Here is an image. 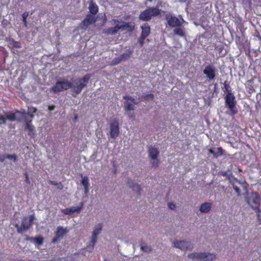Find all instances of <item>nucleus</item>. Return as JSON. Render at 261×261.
Listing matches in <instances>:
<instances>
[{
  "label": "nucleus",
  "mask_w": 261,
  "mask_h": 261,
  "mask_svg": "<svg viewBox=\"0 0 261 261\" xmlns=\"http://www.w3.org/2000/svg\"><path fill=\"white\" fill-rule=\"evenodd\" d=\"M90 78L91 74H87L82 78L75 79L73 81V83L68 80L57 81L49 91L57 93L63 90L73 89L75 94V95L73 94V96L75 97L82 92L84 87H86Z\"/></svg>",
  "instance_id": "1"
},
{
  "label": "nucleus",
  "mask_w": 261,
  "mask_h": 261,
  "mask_svg": "<svg viewBox=\"0 0 261 261\" xmlns=\"http://www.w3.org/2000/svg\"><path fill=\"white\" fill-rule=\"evenodd\" d=\"M225 103L229 108L231 115H234L238 113V109L236 107V100L235 97L231 92H228L225 96Z\"/></svg>",
  "instance_id": "2"
},
{
  "label": "nucleus",
  "mask_w": 261,
  "mask_h": 261,
  "mask_svg": "<svg viewBox=\"0 0 261 261\" xmlns=\"http://www.w3.org/2000/svg\"><path fill=\"white\" fill-rule=\"evenodd\" d=\"M191 259H196L200 261H212L216 258V255L213 253L202 252L192 253L188 255Z\"/></svg>",
  "instance_id": "3"
},
{
  "label": "nucleus",
  "mask_w": 261,
  "mask_h": 261,
  "mask_svg": "<svg viewBox=\"0 0 261 261\" xmlns=\"http://www.w3.org/2000/svg\"><path fill=\"white\" fill-rule=\"evenodd\" d=\"M247 203L252 209L256 211L259 209L260 198L256 193H252L247 199Z\"/></svg>",
  "instance_id": "4"
},
{
  "label": "nucleus",
  "mask_w": 261,
  "mask_h": 261,
  "mask_svg": "<svg viewBox=\"0 0 261 261\" xmlns=\"http://www.w3.org/2000/svg\"><path fill=\"white\" fill-rule=\"evenodd\" d=\"M165 18L167 21L168 25L171 28H176L181 26L185 22L184 19L181 17L180 19L171 14H167Z\"/></svg>",
  "instance_id": "5"
},
{
  "label": "nucleus",
  "mask_w": 261,
  "mask_h": 261,
  "mask_svg": "<svg viewBox=\"0 0 261 261\" xmlns=\"http://www.w3.org/2000/svg\"><path fill=\"white\" fill-rule=\"evenodd\" d=\"M34 215H32L29 216V221L28 222L27 218L24 217L22 219L20 226L17 225V230L19 233H21L23 231L28 230L33 224V221L34 220Z\"/></svg>",
  "instance_id": "6"
},
{
  "label": "nucleus",
  "mask_w": 261,
  "mask_h": 261,
  "mask_svg": "<svg viewBox=\"0 0 261 261\" xmlns=\"http://www.w3.org/2000/svg\"><path fill=\"white\" fill-rule=\"evenodd\" d=\"M101 230L102 225L101 224H98L94 229L91 240V245L87 248L89 251H90L94 249V245L97 241V236L101 232Z\"/></svg>",
  "instance_id": "7"
},
{
  "label": "nucleus",
  "mask_w": 261,
  "mask_h": 261,
  "mask_svg": "<svg viewBox=\"0 0 261 261\" xmlns=\"http://www.w3.org/2000/svg\"><path fill=\"white\" fill-rule=\"evenodd\" d=\"M28 114L24 111H16L15 113L8 114L6 115V119L10 121H21L25 118Z\"/></svg>",
  "instance_id": "8"
},
{
  "label": "nucleus",
  "mask_w": 261,
  "mask_h": 261,
  "mask_svg": "<svg viewBox=\"0 0 261 261\" xmlns=\"http://www.w3.org/2000/svg\"><path fill=\"white\" fill-rule=\"evenodd\" d=\"M96 21L95 16L88 14L85 18L80 23L79 27L81 29L86 30L89 26L94 23Z\"/></svg>",
  "instance_id": "9"
},
{
  "label": "nucleus",
  "mask_w": 261,
  "mask_h": 261,
  "mask_svg": "<svg viewBox=\"0 0 261 261\" xmlns=\"http://www.w3.org/2000/svg\"><path fill=\"white\" fill-rule=\"evenodd\" d=\"M110 136L112 138H117L119 134V122L118 120L114 119L110 123Z\"/></svg>",
  "instance_id": "10"
},
{
  "label": "nucleus",
  "mask_w": 261,
  "mask_h": 261,
  "mask_svg": "<svg viewBox=\"0 0 261 261\" xmlns=\"http://www.w3.org/2000/svg\"><path fill=\"white\" fill-rule=\"evenodd\" d=\"M203 73L206 75L209 81H211L215 78L216 70L213 65H207L203 71Z\"/></svg>",
  "instance_id": "11"
},
{
  "label": "nucleus",
  "mask_w": 261,
  "mask_h": 261,
  "mask_svg": "<svg viewBox=\"0 0 261 261\" xmlns=\"http://www.w3.org/2000/svg\"><path fill=\"white\" fill-rule=\"evenodd\" d=\"M149 152V156L154 161L152 163V166L154 168H156L158 166L159 161L157 159L159 152L158 149L150 147L148 149Z\"/></svg>",
  "instance_id": "12"
},
{
  "label": "nucleus",
  "mask_w": 261,
  "mask_h": 261,
  "mask_svg": "<svg viewBox=\"0 0 261 261\" xmlns=\"http://www.w3.org/2000/svg\"><path fill=\"white\" fill-rule=\"evenodd\" d=\"M174 246L182 250H191L193 246L190 242L184 241H176L173 242Z\"/></svg>",
  "instance_id": "13"
},
{
  "label": "nucleus",
  "mask_w": 261,
  "mask_h": 261,
  "mask_svg": "<svg viewBox=\"0 0 261 261\" xmlns=\"http://www.w3.org/2000/svg\"><path fill=\"white\" fill-rule=\"evenodd\" d=\"M67 232L66 229L63 228L61 226H59L57 228L55 237L53 239L51 242L56 243Z\"/></svg>",
  "instance_id": "14"
},
{
  "label": "nucleus",
  "mask_w": 261,
  "mask_h": 261,
  "mask_svg": "<svg viewBox=\"0 0 261 261\" xmlns=\"http://www.w3.org/2000/svg\"><path fill=\"white\" fill-rule=\"evenodd\" d=\"M23 119L25 123V129L29 131L28 135L32 137H34L35 129L34 126L32 124V120H29L27 117Z\"/></svg>",
  "instance_id": "15"
},
{
  "label": "nucleus",
  "mask_w": 261,
  "mask_h": 261,
  "mask_svg": "<svg viewBox=\"0 0 261 261\" xmlns=\"http://www.w3.org/2000/svg\"><path fill=\"white\" fill-rule=\"evenodd\" d=\"M142 30L141 36L144 37H147L150 34V27L148 23H144L141 27Z\"/></svg>",
  "instance_id": "16"
},
{
  "label": "nucleus",
  "mask_w": 261,
  "mask_h": 261,
  "mask_svg": "<svg viewBox=\"0 0 261 261\" xmlns=\"http://www.w3.org/2000/svg\"><path fill=\"white\" fill-rule=\"evenodd\" d=\"M83 207V203H81V205L80 206H73L70 208H66L62 210V212L66 215H70L73 213L76 212L79 213Z\"/></svg>",
  "instance_id": "17"
},
{
  "label": "nucleus",
  "mask_w": 261,
  "mask_h": 261,
  "mask_svg": "<svg viewBox=\"0 0 261 261\" xmlns=\"http://www.w3.org/2000/svg\"><path fill=\"white\" fill-rule=\"evenodd\" d=\"M89 9L91 15L93 16H95L98 12V7L93 1L89 3Z\"/></svg>",
  "instance_id": "18"
},
{
  "label": "nucleus",
  "mask_w": 261,
  "mask_h": 261,
  "mask_svg": "<svg viewBox=\"0 0 261 261\" xmlns=\"http://www.w3.org/2000/svg\"><path fill=\"white\" fill-rule=\"evenodd\" d=\"M121 30L120 25L116 24L114 27L109 28L105 31V33L108 35H115Z\"/></svg>",
  "instance_id": "19"
},
{
  "label": "nucleus",
  "mask_w": 261,
  "mask_h": 261,
  "mask_svg": "<svg viewBox=\"0 0 261 261\" xmlns=\"http://www.w3.org/2000/svg\"><path fill=\"white\" fill-rule=\"evenodd\" d=\"M139 18L143 21H148L151 18L149 10L147 9L143 11L139 15Z\"/></svg>",
  "instance_id": "20"
},
{
  "label": "nucleus",
  "mask_w": 261,
  "mask_h": 261,
  "mask_svg": "<svg viewBox=\"0 0 261 261\" xmlns=\"http://www.w3.org/2000/svg\"><path fill=\"white\" fill-rule=\"evenodd\" d=\"M129 57V55L128 54L125 53L121 55L119 57L114 58L113 60L112 63L113 65H117L120 63L121 61L125 60Z\"/></svg>",
  "instance_id": "21"
},
{
  "label": "nucleus",
  "mask_w": 261,
  "mask_h": 261,
  "mask_svg": "<svg viewBox=\"0 0 261 261\" xmlns=\"http://www.w3.org/2000/svg\"><path fill=\"white\" fill-rule=\"evenodd\" d=\"M128 184L130 185V187L134 191H135L138 194L140 195L141 191V188L138 184H135L132 179H129Z\"/></svg>",
  "instance_id": "22"
},
{
  "label": "nucleus",
  "mask_w": 261,
  "mask_h": 261,
  "mask_svg": "<svg viewBox=\"0 0 261 261\" xmlns=\"http://www.w3.org/2000/svg\"><path fill=\"white\" fill-rule=\"evenodd\" d=\"M173 33L174 35L179 36L180 37H185V31L183 27H181L180 26L175 28V29L173 30Z\"/></svg>",
  "instance_id": "23"
},
{
  "label": "nucleus",
  "mask_w": 261,
  "mask_h": 261,
  "mask_svg": "<svg viewBox=\"0 0 261 261\" xmlns=\"http://www.w3.org/2000/svg\"><path fill=\"white\" fill-rule=\"evenodd\" d=\"M212 207V204L209 202L202 203L200 207V211L202 213L208 212Z\"/></svg>",
  "instance_id": "24"
},
{
  "label": "nucleus",
  "mask_w": 261,
  "mask_h": 261,
  "mask_svg": "<svg viewBox=\"0 0 261 261\" xmlns=\"http://www.w3.org/2000/svg\"><path fill=\"white\" fill-rule=\"evenodd\" d=\"M120 29L126 30L128 31H132L134 29V27L132 25L130 22H123L122 24L119 25Z\"/></svg>",
  "instance_id": "25"
},
{
  "label": "nucleus",
  "mask_w": 261,
  "mask_h": 261,
  "mask_svg": "<svg viewBox=\"0 0 261 261\" xmlns=\"http://www.w3.org/2000/svg\"><path fill=\"white\" fill-rule=\"evenodd\" d=\"M149 10L151 16H158L160 14V10L158 8L151 7L147 9Z\"/></svg>",
  "instance_id": "26"
},
{
  "label": "nucleus",
  "mask_w": 261,
  "mask_h": 261,
  "mask_svg": "<svg viewBox=\"0 0 261 261\" xmlns=\"http://www.w3.org/2000/svg\"><path fill=\"white\" fill-rule=\"evenodd\" d=\"M141 249L145 252H149L151 251L150 246L146 245L144 243H141Z\"/></svg>",
  "instance_id": "27"
},
{
  "label": "nucleus",
  "mask_w": 261,
  "mask_h": 261,
  "mask_svg": "<svg viewBox=\"0 0 261 261\" xmlns=\"http://www.w3.org/2000/svg\"><path fill=\"white\" fill-rule=\"evenodd\" d=\"M36 111H37L36 109L34 107L29 108V112L27 113V114H28L27 115V118H28V116H29L30 119L32 120V119L34 117V115L33 114L35 113L36 112Z\"/></svg>",
  "instance_id": "28"
},
{
  "label": "nucleus",
  "mask_w": 261,
  "mask_h": 261,
  "mask_svg": "<svg viewBox=\"0 0 261 261\" xmlns=\"http://www.w3.org/2000/svg\"><path fill=\"white\" fill-rule=\"evenodd\" d=\"M33 240L36 243L39 245H42L43 243V238L41 236L33 238Z\"/></svg>",
  "instance_id": "29"
},
{
  "label": "nucleus",
  "mask_w": 261,
  "mask_h": 261,
  "mask_svg": "<svg viewBox=\"0 0 261 261\" xmlns=\"http://www.w3.org/2000/svg\"><path fill=\"white\" fill-rule=\"evenodd\" d=\"M82 183L85 187V191L88 190V187L89 185L88 178L87 176H85L82 178Z\"/></svg>",
  "instance_id": "30"
},
{
  "label": "nucleus",
  "mask_w": 261,
  "mask_h": 261,
  "mask_svg": "<svg viewBox=\"0 0 261 261\" xmlns=\"http://www.w3.org/2000/svg\"><path fill=\"white\" fill-rule=\"evenodd\" d=\"M124 109L126 111L134 110V106L132 103H128L127 102H124Z\"/></svg>",
  "instance_id": "31"
},
{
  "label": "nucleus",
  "mask_w": 261,
  "mask_h": 261,
  "mask_svg": "<svg viewBox=\"0 0 261 261\" xmlns=\"http://www.w3.org/2000/svg\"><path fill=\"white\" fill-rule=\"evenodd\" d=\"M123 99H126L127 100H130L132 102H133L134 104H137L138 102H137L135 100V99L132 96L125 95L123 96Z\"/></svg>",
  "instance_id": "32"
},
{
  "label": "nucleus",
  "mask_w": 261,
  "mask_h": 261,
  "mask_svg": "<svg viewBox=\"0 0 261 261\" xmlns=\"http://www.w3.org/2000/svg\"><path fill=\"white\" fill-rule=\"evenodd\" d=\"M49 182L51 185L58 186V188L60 190L62 189V188H63V185L61 182L58 183L55 181H52V180H49Z\"/></svg>",
  "instance_id": "33"
},
{
  "label": "nucleus",
  "mask_w": 261,
  "mask_h": 261,
  "mask_svg": "<svg viewBox=\"0 0 261 261\" xmlns=\"http://www.w3.org/2000/svg\"><path fill=\"white\" fill-rule=\"evenodd\" d=\"M255 211L256 213L258 222L259 224H261V210L260 209H257Z\"/></svg>",
  "instance_id": "34"
},
{
  "label": "nucleus",
  "mask_w": 261,
  "mask_h": 261,
  "mask_svg": "<svg viewBox=\"0 0 261 261\" xmlns=\"http://www.w3.org/2000/svg\"><path fill=\"white\" fill-rule=\"evenodd\" d=\"M28 16L29 13L28 12H24L22 15V21L25 25L27 24V18Z\"/></svg>",
  "instance_id": "35"
},
{
  "label": "nucleus",
  "mask_w": 261,
  "mask_h": 261,
  "mask_svg": "<svg viewBox=\"0 0 261 261\" xmlns=\"http://www.w3.org/2000/svg\"><path fill=\"white\" fill-rule=\"evenodd\" d=\"M7 159H12L14 162L17 161V156L15 154H6Z\"/></svg>",
  "instance_id": "36"
},
{
  "label": "nucleus",
  "mask_w": 261,
  "mask_h": 261,
  "mask_svg": "<svg viewBox=\"0 0 261 261\" xmlns=\"http://www.w3.org/2000/svg\"><path fill=\"white\" fill-rule=\"evenodd\" d=\"M12 45L15 48H20L21 47L20 43L18 41H13Z\"/></svg>",
  "instance_id": "37"
},
{
  "label": "nucleus",
  "mask_w": 261,
  "mask_h": 261,
  "mask_svg": "<svg viewBox=\"0 0 261 261\" xmlns=\"http://www.w3.org/2000/svg\"><path fill=\"white\" fill-rule=\"evenodd\" d=\"M146 38V37L143 38V36H140V38L138 39V42L140 44V45L142 46L143 44H144V40Z\"/></svg>",
  "instance_id": "38"
},
{
  "label": "nucleus",
  "mask_w": 261,
  "mask_h": 261,
  "mask_svg": "<svg viewBox=\"0 0 261 261\" xmlns=\"http://www.w3.org/2000/svg\"><path fill=\"white\" fill-rule=\"evenodd\" d=\"M217 150L218 152L217 153H218V156L219 155H223L224 154V150L222 147H218L217 148Z\"/></svg>",
  "instance_id": "39"
},
{
  "label": "nucleus",
  "mask_w": 261,
  "mask_h": 261,
  "mask_svg": "<svg viewBox=\"0 0 261 261\" xmlns=\"http://www.w3.org/2000/svg\"><path fill=\"white\" fill-rule=\"evenodd\" d=\"M208 152L211 154H213L214 158H217L218 157V153L215 152L212 149H209Z\"/></svg>",
  "instance_id": "40"
},
{
  "label": "nucleus",
  "mask_w": 261,
  "mask_h": 261,
  "mask_svg": "<svg viewBox=\"0 0 261 261\" xmlns=\"http://www.w3.org/2000/svg\"><path fill=\"white\" fill-rule=\"evenodd\" d=\"M223 85H224V88L225 89V90L227 92L229 91V85L227 83V81L224 82Z\"/></svg>",
  "instance_id": "41"
},
{
  "label": "nucleus",
  "mask_w": 261,
  "mask_h": 261,
  "mask_svg": "<svg viewBox=\"0 0 261 261\" xmlns=\"http://www.w3.org/2000/svg\"><path fill=\"white\" fill-rule=\"evenodd\" d=\"M153 95L152 94H147L144 96V99L147 100L149 98L153 99Z\"/></svg>",
  "instance_id": "42"
},
{
  "label": "nucleus",
  "mask_w": 261,
  "mask_h": 261,
  "mask_svg": "<svg viewBox=\"0 0 261 261\" xmlns=\"http://www.w3.org/2000/svg\"><path fill=\"white\" fill-rule=\"evenodd\" d=\"M6 123V118L0 114V124H5Z\"/></svg>",
  "instance_id": "43"
},
{
  "label": "nucleus",
  "mask_w": 261,
  "mask_h": 261,
  "mask_svg": "<svg viewBox=\"0 0 261 261\" xmlns=\"http://www.w3.org/2000/svg\"><path fill=\"white\" fill-rule=\"evenodd\" d=\"M24 176H25V181L26 183H27L28 184H30V179H29V176H28V174L27 172H25L24 173Z\"/></svg>",
  "instance_id": "44"
},
{
  "label": "nucleus",
  "mask_w": 261,
  "mask_h": 261,
  "mask_svg": "<svg viewBox=\"0 0 261 261\" xmlns=\"http://www.w3.org/2000/svg\"><path fill=\"white\" fill-rule=\"evenodd\" d=\"M175 204L173 203L169 202L168 203V207L171 210H174L175 208Z\"/></svg>",
  "instance_id": "45"
},
{
  "label": "nucleus",
  "mask_w": 261,
  "mask_h": 261,
  "mask_svg": "<svg viewBox=\"0 0 261 261\" xmlns=\"http://www.w3.org/2000/svg\"><path fill=\"white\" fill-rule=\"evenodd\" d=\"M234 190L236 191V193L238 195H240V189L236 186H233V187Z\"/></svg>",
  "instance_id": "46"
},
{
  "label": "nucleus",
  "mask_w": 261,
  "mask_h": 261,
  "mask_svg": "<svg viewBox=\"0 0 261 261\" xmlns=\"http://www.w3.org/2000/svg\"><path fill=\"white\" fill-rule=\"evenodd\" d=\"M7 159L6 154L5 155H0V162H3Z\"/></svg>",
  "instance_id": "47"
},
{
  "label": "nucleus",
  "mask_w": 261,
  "mask_h": 261,
  "mask_svg": "<svg viewBox=\"0 0 261 261\" xmlns=\"http://www.w3.org/2000/svg\"><path fill=\"white\" fill-rule=\"evenodd\" d=\"M248 88H249V92L250 93H252L255 91L254 88L252 86L249 87Z\"/></svg>",
  "instance_id": "48"
},
{
  "label": "nucleus",
  "mask_w": 261,
  "mask_h": 261,
  "mask_svg": "<svg viewBox=\"0 0 261 261\" xmlns=\"http://www.w3.org/2000/svg\"><path fill=\"white\" fill-rule=\"evenodd\" d=\"M26 241H29V240H33V238H31L30 237H29L28 236H26V238H25V239Z\"/></svg>",
  "instance_id": "49"
},
{
  "label": "nucleus",
  "mask_w": 261,
  "mask_h": 261,
  "mask_svg": "<svg viewBox=\"0 0 261 261\" xmlns=\"http://www.w3.org/2000/svg\"><path fill=\"white\" fill-rule=\"evenodd\" d=\"M131 118H134V114H133L130 116Z\"/></svg>",
  "instance_id": "50"
},
{
  "label": "nucleus",
  "mask_w": 261,
  "mask_h": 261,
  "mask_svg": "<svg viewBox=\"0 0 261 261\" xmlns=\"http://www.w3.org/2000/svg\"><path fill=\"white\" fill-rule=\"evenodd\" d=\"M104 261H110V260H107V259H105L104 260Z\"/></svg>",
  "instance_id": "51"
},
{
  "label": "nucleus",
  "mask_w": 261,
  "mask_h": 261,
  "mask_svg": "<svg viewBox=\"0 0 261 261\" xmlns=\"http://www.w3.org/2000/svg\"><path fill=\"white\" fill-rule=\"evenodd\" d=\"M148 1H149V2H152V0H148Z\"/></svg>",
  "instance_id": "52"
},
{
  "label": "nucleus",
  "mask_w": 261,
  "mask_h": 261,
  "mask_svg": "<svg viewBox=\"0 0 261 261\" xmlns=\"http://www.w3.org/2000/svg\"><path fill=\"white\" fill-rule=\"evenodd\" d=\"M16 116H17H17H20V115H16Z\"/></svg>",
  "instance_id": "53"
},
{
  "label": "nucleus",
  "mask_w": 261,
  "mask_h": 261,
  "mask_svg": "<svg viewBox=\"0 0 261 261\" xmlns=\"http://www.w3.org/2000/svg\"><path fill=\"white\" fill-rule=\"evenodd\" d=\"M77 118V116H75V119H76Z\"/></svg>",
  "instance_id": "54"
}]
</instances>
